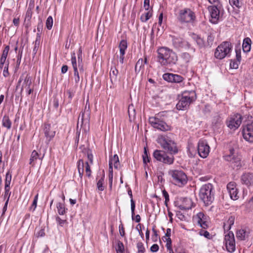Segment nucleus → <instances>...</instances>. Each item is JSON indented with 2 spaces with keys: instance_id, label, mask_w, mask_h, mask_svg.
<instances>
[{
  "instance_id": "c756f323",
  "label": "nucleus",
  "mask_w": 253,
  "mask_h": 253,
  "mask_svg": "<svg viewBox=\"0 0 253 253\" xmlns=\"http://www.w3.org/2000/svg\"><path fill=\"white\" fill-rule=\"evenodd\" d=\"M118 74V71L115 67H112L110 70V78L111 82L113 83L117 80V75Z\"/></svg>"
},
{
  "instance_id": "412c9836",
  "label": "nucleus",
  "mask_w": 253,
  "mask_h": 253,
  "mask_svg": "<svg viewBox=\"0 0 253 253\" xmlns=\"http://www.w3.org/2000/svg\"><path fill=\"white\" fill-rule=\"evenodd\" d=\"M43 132L48 141H50L55 135V130L48 124L44 125Z\"/></svg>"
},
{
  "instance_id": "473e14b6",
  "label": "nucleus",
  "mask_w": 253,
  "mask_h": 253,
  "mask_svg": "<svg viewBox=\"0 0 253 253\" xmlns=\"http://www.w3.org/2000/svg\"><path fill=\"white\" fill-rule=\"evenodd\" d=\"M41 42V36L39 33H37L36 39L34 42V47L33 50V53L34 54H36L37 52L38 48L40 46Z\"/></svg>"
},
{
  "instance_id": "2eb2a0df",
  "label": "nucleus",
  "mask_w": 253,
  "mask_h": 253,
  "mask_svg": "<svg viewBox=\"0 0 253 253\" xmlns=\"http://www.w3.org/2000/svg\"><path fill=\"white\" fill-rule=\"evenodd\" d=\"M244 139L250 142H253V125L248 124L245 126L242 131Z\"/></svg>"
},
{
  "instance_id": "f704fd0d",
  "label": "nucleus",
  "mask_w": 253,
  "mask_h": 253,
  "mask_svg": "<svg viewBox=\"0 0 253 253\" xmlns=\"http://www.w3.org/2000/svg\"><path fill=\"white\" fill-rule=\"evenodd\" d=\"M180 57L185 63H189L192 59V56L187 52H183L180 55Z\"/></svg>"
},
{
  "instance_id": "b1692460",
  "label": "nucleus",
  "mask_w": 253,
  "mask_h": 253,
  "mask_svg": "<svg viewBox=\"0 0 253 253\" xmlns=\"http://www.w3.org/2000/svg\"><path fill=\"white\" fill-rule=\"evenodd\" d=\"M242 183L247 186H253V173H245L241 177Z\"/></svg>"
},
{
  "instance_id": "a211bd4d",
  "label": "nucleus",
  "mask_w": 253,
  "mask_h": 253,
  "mask_svg": "<svg viewBox=\"0 0 253 253\" xmlns=\"http://www.w3.org/2000/svg\"><path fill=\"white\" fill-rule=\"evenodd\" d=\"M198 224L202 228L206 229L208 227V217L202 212H200L195 217Z\"/></svg>"
},
{
  "instance_id": "20e7f679",
  "label": "nucleus",
  "mask_w": 253,
  "mask_h": 253,
  "mask_svg": "<svg viewBox=\"0 0 253 253\" xmlns=\"http://www.w3.org/2000/svg\"><path fill=\"white\" fill-rule=\"evenodd\" d=\"M196 98L197 96L195 91L185 90L183 91L179 100L176 104L177 109L181 110L187 109L190 105L196 100Z\"/></svg>"
},
{
  "instance_id": "cd10ccee",
  "label": "nucleus",
  "mask_w": 253,
  "mask_h": 253,
  "mask_svg": "<svg viewBox=\"0 0 253 253\" xmlns=\"http://www.w3.org/2000/svg\"><path fill=\"white\" fill-rule=\"evenodd\" d=\"M248 236V233L245 229H239L236 232V237L239 240H245Z\"/></svg>"
},
{
  "instance_id": "5701e85b",
  "label": "nucleus",
  "mask_w": 253,
  "mask_h": 253,
  "mask_svg": "<svg viewBox=\"0 0 253 253\" xmlns=\"http://www.w3.org/2000/svg\"><path fill=\"white\" fill-rule=\"evenodd\" d=\"M9 50V46L7 45L4 48L1 58L0 59V68L2 69L6 65L8 66L9 62L6 61V58Z\"/></svg>"
},
{
  "instance_id": "f257e3e1",
  "label": "nucleus",
  "mask_w": 253,
  "mask_h": 253,
  "mask_svg": "<svg viewBox=\"0 0 253 253\" xmlns=\"http://www.w3.org/2000/svg\"><path fill=\"white\" fill-rule=\"evenodd\" d=\"M158 143L161 147L169 152V155L165 151L156 150L154 151L153 155L157 161L165 164L171 165L174 162L173 155L178 152V149L175 143L167 135H160L157 139Z\"/></svg>"
},
{
  "instance_id": "69168bd1",
  "label": "nucleus",
  "mask_w": 253,
  "mask_h": 253,
  "mask_svg": "<svg viewBox=\"0 0 253 253\" xmlns=\"http://www.w3.org/2000/svg\"><path fill=\"white\" fill-rule=\"evenodd\" d=\"M119 232L120 235L122 237L125 236V229L123 227V225L122 224H120L119 225Z\"/></svg>"
},
{
  "instance_id": "5fc2aeb1",
  "label": "nucleus",
  "mask_w": 253,
  "mask_h": 253,
  "mask_svg": "<svg viewBox=\"0 0 253 253\" xmlns=\"http://www.w3.org/2000/svg\"><path fill=\"white\" fill-rule=\"evenodd\" d=\"M168 243L166 244V247L167 250L169 252V253H174L172 248H171V240L170 239L168 238Z\"/></svg>"
},
{
  "instance_id": "09e8293b",
  "label": "nucleus",
  "mask_w": 253,
  "mask_h": 253,
  "mask_svg": "<svg viewBox=\"0 0 253 253\" xmlns=\"http://www.w3.org/2000/svg\"><path fill=\"white\" fill-rule=\"evenodd\" d=\"M124 250L125 249L123 243L121 241H119L117 243V246L116 248L117 252H124Z\"/></svg>"
},
{
  "instance_id": "e2e57ef3",
  "label": "nucleus",
  "mask_w": 253,
  "mask_h": 253,
  "mask_svg": "<svg viewBox=\"0 0 253 253\" xmlns=\"http://www.w3.org/2000/svg\"><path fill=\"white\" fill-rule=\"evenodd\" d=\"M3 76L4 77H7L9 76V72H8V66H7L6 65L5 67L3 68Z\"/></svg>"
},
{
  "instance_id": "4468645a",
  "label": "nucleus",
  "mask_w": 253,
  "mask_h": 253,
  "mask_svg": "<svg viewBox=\"0 0 253 253\" xmlns=\"http://www.w3.org/2000/svg\"><path fill=\"white\" fill-rule=\"evenodd\" d=\"M220 6L218 5H214L209 7V9L210 12L211 19L210 21L213 24H217L220 19Z\"/></svg>"
},
{
  "instance_id": "49530a36",
  "label": "nucleus",
  "mask_w": 253,
  "mask_h": 253,
  "mask_svg": "<svg viewBox=\"0 0 253 253\" xmlns=\"http://www.w3.org/2000/svg\"><path fill=\"white\" fill-rule=\"evenodd\" d=\"M137 248L138 249V253H144L145 252V248L142 242H138L137 244Z\"/></svg>"
},
{
  "instance_id": "7c9ffc66",
  "label": "nucleus",
  "mask_w": 253,
  "mask_h": 253,
  "mask_svg": "<svg viewBox=\"0 0 253 253\" xmlns=\"http://www.w3.org/2000/svg\"><path fill=\"white\" fill-rule=\"evenodd\" d=\"M84 168L85 163L84 162L83 160H79L78 162V169L79 173V176L81 178H82L83 176Z\"/></svg>"
},
{
  "instance_id": "6e6d98bb",
  "label": "nucleus",
  "mask_w": 253,
  "mask_h": 253,
  "mask_svg": "<svg viewBox=\"0 0 253 253\" xmlns=\"http://www.w3.org/2000/svg\"><path fill=\"white\" fill-rule=\"evenodd\" d=\"M170 235H171V229L170 228H168L167 229V232H166L165 236H164L162 238V239L164 241H166L167 242V243H168V241L169 240H168V238L170 239Z\"/></svg>"
},
{
  "instance_id": "a18cd8bd",
  "label": "nucleus",
  "mask_w": 253,
  "mask_h": 253,
  "mask_svg": "<svg viewBox=\"0 0 253 253\" xmlns=\"http://www.w3.org/2000/svg\"><path fill=\"white\" fill-rule=\"evenodd\" d=\"M144 67V63H143V60L142 58H140L137 62H136V64L135 65V69L136 71L137 68H138L139 71L140 70V69Z\"/></svg>"
},
{
  "instance_id": "39448f33",
  "label": "nucleus",
  "mask_w": 253,
  "mask_h": 253,
  "mask_svg": "<svg viewBox=\"0 0 253 253\" xmlns=\"http://www.w3.org/2000/svg\"><path fill=\"white\" fill-rule=\"evenodd\" d=\"M195 19V14L190 8L186 7L179 10L177 16V20L180 23H191Z\"/></svg>"
},
{
  "instance_id": "dca6fc26",
  "label": "nucleus",
  "mask_w": 253,
  "mask_h": 253,
  "mask_svg": "<svg viewBox=\"0 0 253 253\" xmlns=\"http://www.w3.org/2000/svg\"><path fill=\"white\" fill-rule=\"evenodd\" d=\"M224 158L225 161L234 163L237 166L240 164V158L235 153V150L233 148L229 150V154L225 155Z\"/></svg>"
},
{
  "instance_id": "72a5a7b5",
  "label": "nucleus",
  "mask_w": 253,
  "mask_h": 253,
  "mask_svg": "<svg viewBox=\"0 0 253 253\" xmlns=\"http://www.w3.org/2000/svg\"><path fill=\"white\" fill-rule=\"evenodd\" d=\"M2 126L6 127L7 129H10L11 126V122L7 116H4L2 118Z\"/></svg>"
},
{
  "instance_id": "a878e982",
  "label": "nucleus",
  "mask_w": 253,
  "mask_h": 253,
  "mask_svg": "<svg viewBox=\"0 0 253 253\" xmlns=\"http://www.w3.org/2000/svg\"><path fill=\"white\" fill-rule=\"evenodd\" d=\"M44 155L43 154V156L41 158H40L38 153L36 150H34L32 152V154L31 155V157H30V164L32 166H34L37 159H39L42 160V158H43Z\"/></svg>"
},
{
  "instance_id": "f03ea898",
  "label": "nucleus",
  "mask_w": 253,
  "mask_h": 253,
  "mask_svg": "<svg viewBox=\"0 0 253 253\" xmlns=\"http://www.w3.org/2000/svg\"><path fill=\"white\" fill-rule=\"evenodd\" d=\"M158 62L162 66L166 68H171L176 64L178 57L176 53L172 49L165 46L158 48Z\"/></svg>"
},
{
  "instance_id": "338daca9",
  "label": "nucleus",
  "mask_w": 253,
  "mask_h": 253,
  "mask_svg": "<svg viewBox=\"0 0 253 253\" xmlns=\"http://www.w3.org/2000/svg\"><path fill=\"white\" fill-rule=\"evenodd\" d=\"M150 6V0H144V7L145 10H148Z\"/></svg>"
},
{
  "instance_id": "f8f14e48",
  "label": "nucleus",
  "mask_w": 253,
  "mask_h": 253,
  "mask_svg": "<svg viewBox=\"0 0 253 253\" xmlns=\"http://www.w3.org/2000/svg\"><path fill=\"white\" fill-rule=\"evenodd\" d=\"M198 152L199 156L203 158H207L210 153V146L208 142L203 139H200L198 142Z\"/></svg>"
},
{
  "instance_id": "ddd939ff",
  "label": "nucleus",
  "mask_w": 253,
  "mask_h": 253,
  "mask_svg": "<svg viewBox=\"0 0 253 253\" xmlns=\"http://www.w3.org/2000/svg\"><path fill=\"white\" fill-rule=\"evenodd\" d=\"M224 242L228 252L233 253L235 251V242L233 232H229L225 236Z\"/></svg>"
},
{
  "instance_id": "de8ad7c7",
  "label": "nucleus",
  "mask_w": 253,
  "mask_h": 253,
  "mask_svg": "<svg viewBox=\"0 0 253 253\" xmlns=\"http://www.w3.org/2000/svg\"><path fill=\"white\" fill-rule=\"evenodd\" d=\"M38 200V194H37L34 197L33 203L30 207V210L34 211L37 206V202Z\"/></svg>"
},
{
  "instance_id": "052dcab7",
  "label": "nucleus",
  "mask_w": 253,
  "mask_h": 253,
  "mask_svg": "<svg viewBox=\"0 0 253 253\" xmlns=\"http://www.w3.org/2000/svg\"><path fill=\"white\" fill-rule=\"evenodd\" d=\"M143 162L145 164L148 162H149V158L147 155L146 148L144 149V154L143 155Z\"/></svg>"
},
{
  "instance_id": "0e129e2a",
  "label": "nucleus",
  "mask_w": 253,
  "mask_h": 253,
  "mask_svg": "<svg viewBox=\"0 0 253 253\" xmlns=\"http://www.w3.org/2000/svg\"><path fill=\"white\" fill-rule=\"evenodd\" d=\"M159 249V247L157 244H154L153 245L151 248L150 250L152 252H157Z\"/></svg>"
},
{
  "instance_id": "864d4df0",
  "label": "nucleus",
  "mask_w": 253,
  "mask_h": 253,
  "mask_svg": "<svg viewBox=\"0 0 253 253\" xmlns=\"http://www.w3.org/2000/svg\"><path fill=\"white\" fill-rule=\"evenodd\" d=\"M214 36L212 34H210L208 36L207 38V46H211L213 43V40H214Z\"/></svg>"
},
{
  "instance_id": "f3484780",
  "label": "nucleus",
  "mask_w": 253,
  "mask_h": 253,
  "mask_svg": "<svg viewBox=\"0 0 253 253\" xmlns=\"http://www.w3.org/2000/svg\"><path fill=\"white\" fill-rule=\"evenodd\" d=\"M163 79L168 82L180 83L182 82L184 78L180 75L172 73H165L163 76Z\"/></svg>"
},
{
  "instance_id": "4be33fe9",
  "label": "nucleus",
  "mask_w": 253,
  "mask_h": 253,
  "mask_svg": "<svg viewBox=\"0 0 253 253\" xmlns=\"http://www.w3.org/2000/svg\"><path fill=\"white\" fill-rule=\"evenodd\" d=\"M119 47L120 49L119 61L121 64H123L125 58L124 55L126 53V50L127 47L126 41L124 40H122L119 44Z\"/></svg>"
},
{
  "instance_id": "393cba45",
  "label": "nucleus",
  "mask_w": 253,
  "mask_h": 253,
  "mask_svg": "<svg viewBox=\"0 0 253 253\" xmlns=\"http://www.w3.org/2000/svg\"><path fill=\"white\" fill-rule=\"evenodd\" d=\"M193 204L191 199L184 198L183 199L182 203L178 206V207L180 210H189L193 207Z\"/></svg>"
},
{
  "instance_id": "9d476101",
  "label": "nucleus",
  "mask_w": 253,
  "mask_h": 253,
  "mask_svg": "<svg viewBox=\"0 0 253 253\" xmlns=\"http://www.w3.org/2000/svg\"><path fill=\"white\" fill-rule=\"evenodd\" d=\"M32 79L29 74L27 73H23L20 77L18 80L16 88L21 86V93L25 88H29L32 85Z\"/></svg>"
},
{
  "instance_id": "6ab92c4d",
  "label": "nucleus",
  "mask_w": 253,
  "mask_h": 253,
  "mask_svg": "<svg viewBox=\"0 0 253 253\" xmlns=\"http://www.w3.org/2000/svg\"><path fill=\"white\" fill-rule=\"evenodd\" d=\"M227 189L231 199L236 200L239 198L238 189L235 183H229L227 185Z\"/></svg>"
},
{
  "instance_id": "c85d7f7f",
  "label": "nucleus",
  "mask_w": 253,
  "mask_h": 253,
  "mask_svg": "<svg viewBox=\"0 0 253 253\" xmlns=\"http://www.w3.org/2000/svg\"><path fill=\"white\" fill-rule=\"evenodd\" d=\"M120 165L119 157L117 154H115L113 156V157H111L109 162V165L112 166L114 165V167L115 169H118Z\"/></svg>"
},
{
  "instance_id": "680f3d73",
  "label": "nucleus",
  "mask_w": 253,
  "mask_h": 253,
  "mask_svg": "<svg viewBox=\"0 0 253 253\" xmlns=\"http://www.w3.org/2000/svg\"><path fill=\"white\" fill-rule=\"evenodd\" d=\"M200 234L201 235H203L208 239L211 238L210 234L207 231H201Z\"/></svg>"
},
{
  "instance_id": "2f4dec72",
  "label": "nucleus",
  "mask_w": 253,
  "mask_h": 253,
  "mask_svg": "<svg viewBox=\"0 0 253 253\" xmlns=\"http://www.w3.org/2000/svg\"><path fill=\"white\" fill-rule=\"evenodd\" d=\"M235 218L234 216H230L228 220L224 223L223 228L224 230H229L231 226L234 224Z\"/></svg>"
},
{
  "instance_id": "58836bf2",
  "label": "nucleus",
  "mask_w": 253,
  "mask_h": 253,
  "mask_svg": "<svg viewBox=\"0 0 253 253\" xmlns=\"http://www.w3.org/2000/svg\"><path fill=\"white\" fill-rule=\"evenodd\" d=\"M105 175H103L102 177L98 181L97 183V188L99 190L102 191L104 190L103 181L104 179Z\"/></svg>"
},
{
  "instance_id": "3c124183",
  "label": "nucleus",
  "mask_w": 253,
  "mask_h": 253,
  "mask_svg": "<svg viewBox=\"0 0 253 253\" xmlns=\"http://www.w3.org/2000/svg\"><path fill=\"white\" fill-rule=\"evenodd\" d=\"M240 62L237 60H231L230 63V67L232 69H237Z\"/></svg>"
},
{
  "instance_id": "c03bdc74",
  "label": "nucleus",
  "mask_w": 253,
  "mask_h": 253,
  "mask_svg": "<svg viewBox=\"0 0 253 253\" xmlns=\"http://www.w3.org/2000/svg\"><path fill=\"white\" fill-rule=\"evenodd\" d=\"M11 180V174L9 171L7 172L5 175V186H10Z\"/></svg>"
},
{
  "instance_id": "603ef678",
  "label": "nucleus",
  "mask_w": 253,
  "mask_h": 253,
  "mask_svg": "<svg viewBox=\"0 0 253 253\" xmlns=\"http://www.w3.org/2000/svg\"><path fill=\"white\" fill-rule=\"evenodd\" d=\"M162 193H163V196L164 197L165 199V205H166V207H168V203L169 201V195L168 193L165 190H163L162 191Z\"/></svg>"
},
{
  "instance_id": "ea45409f",
  "label": "nucleus",
  "mask_w": 253,
  "mask_h": 253,
  "mask_svg": "<svg viewBox=\"0 0 253 253\" xmlns=\"http://www.w3.org/2000/svg\"><path fill=\"white\" fill-rule=\"evenodd\" d=\"M11 194L10 192V186H5L4 187V199L6 200H9V197Z\"/></svg>"
},
{
  "instance_id": "1a4fd4ad",
  "label": "nucleus",
  "mask_w": 253,
  "mask_h": 253,
  "mask_svg": "<svg viewBox=\"0 0 253 253\" xmlns=\"http://www.w3.org/2000/svg\"><path fill=\"white\" fill-rule=\"evenodd\" d=\"M242 119V117L240 114H234L231 116L227 120V126L231 129L235 130L241 125Z\"/></svg>"
},
{
  "instance_id": "bb28decb",
  "label": "nucleus",
  "mask_w": 253,
  "mask_h": 253,
  "mask_svg": "<svg viewBox=\"0 0 253 253\" xmlns=\"http://www.w3.org/2000/svg\"><path fill=\"white\" fill-rule=\"evenodd\" d=\"M251 40L249 38H245L243 42L242 47L244 52H248L251 50Z\"/></svg>"
},
{
  "instance_id": "423d86ee",
  "label": "nucleus",
  "mask_w": 253,
  "mask_h": 253,
  "mask_svg": "<svg viewBox=\"0 0 253 253\" xmlns=\"http://www.w3.org/2000/svg\"><path fill=\"white\" fill-rule=\"evenodd\" d=\"M172 177L173 183L179 187L185 185L187 182L186 174L181 170H171L169 172Z\"/></svg>"
},
{
  "instance_id": "8fccbe9b",
  "label": "nucleus",
  "mask_w": 253,
  "mask_h": 253,
  "mask_svg": "<svg viewBox=\"0 0 253 253\" xmlns=\"http://www.w3.org/2000/svg\"><path fill=\"white\" fill-rule=\"evenodd\" d=\"M196 42L198 47L200 48L206 46L203 39L201 38L200 37L199 38H198V40Z\"/></svg>"
},
{
  "instance_id": "37998d69",
  "label": "nucleus",
  "mask_w": 253,
  "mask_h": 253,
  "mask_svg": "<svg viewBox=\"0 0 253 253\" xmlns=\"http://www.w3.org/2000/svg\"><path fill=\"white\" fill-rule=\"evenodd\" d=\"M84 169H85L86 175L87 177H89L91 174V170L90 169V166H89L88 162H86L85 163Z\"/></svg>"
},
{
  "instance_id": "774afa93",
  "label": "nucleus",
  "mask_w": 253,
  "mask_h": 253,
  "mask_svg": "<svg viewBox=\"0 0 253 253\" xmlns=\"http://www.w3.org/2000/svg\"><path fill=\"white\" fill-rule=\"evenodd\" d=\"M236 60H237L240 62L241 60V54L240 51H238L237 50H236Z\"/></svg>"
},
{
  "instance_id": "aec40b11",
  "label": "nucleus",
  "mask_w": 253,
  "mask_h": 253,
  "mask_svg": "<svg viewBox=\"0 0 253 253\" xmlns=\"http://www.w3.org/2000/svg\"><path fill=\"white\" fill-rule=\"evenodd\" d=\"M71 62L74 69V75L75 83L78 84L80 80L79 73L78 70L76 54L75 52L72 53Z\"/></svg>"
},
{
  "instance_id": "7ed1b4c3",
  "label": "nucleus",
  "mask_w": 253,
  "mask_h": 253,
  "mask_svg": "<svg viewBox=\"0 0 253 253\" xmlns=\"http://www.w3.org/2000/svg\"><path fill=\"white\" fill-rule=\"evenodd\" d=\"M215 191L213 186L210 183L203 185L199 191L200 199L206 206L211 205L214 199Z\"/></svg>"
},
{
  "instance_id": "bf43d9fd",
  "label": "nucleus",
  "mask_w": 253,
  "mask_h": 253,
  "mask_svg": "<svg viewBox=\"0 0 253 253\" xmlns=\"http://www.w3.org/2000/svg\"><path fill=\"white\" fill-rule=\"evenodd\" d=\"M152 231L153 232V234L152 235V239L153 241L156 242L158 240V234L156 230L155 229L154 227L152 229Z\"/></svg>"
},
{
  "instance_id": "4d7b16f0",
  "label": "nucleus",
  "mask_w": 253,
  "mask_h": 253,
  "mask_svg": "<svg viewBox=\"0 0 253 253\" xmlns=\"http://www.w3.org/2000/svg\"><path fill=\"white\" fill-rule=\"evenodd\" d=\"M130 204H131V215L132 218L133 219V217L134 215V210L135 208V202L133 199H130Z\"/></svg>"
},
{
  "instance_id": "e433bc0d",
  "label": "nucleus",
  "mask_w": 253,
  "mask_h": 253,
  "mask_svg": "<svg viewBox=\"0 0 253 253\" xmlns=\"http://www.w3.org/2000/svg\"><path fill=\"white\" fill-rule=\"evenodd\" d=\"M56 208L60 215H64L66 213V209L64 204L58 203L56 205Z\"/></svg>"
},
{
  "instance_id": "79ce46f5",
  "label": "nucleus",
  "mask_w": 253,
  "mask_h": 253,
  "mask_svg": "<svg viewBox=\"0 0 253 253\" xmlns=\"http://www.w3.org/2000/svg\"><path fill=\"white\" fill-rule=\"evenodd\" d=\"M229 2L234 8L235 7L239 8L241 7V3L239 0H229Z\"/></svg>"
},
{
  "instance_id": "13d9d810",
  "label": "nucleus",
  "mask_w": 253,
  "mask_h": 253,
  "mask_svg": "<svg viewBox=\"0 0 253 253\" xmlns=\"http://www.w3.org/2000/svg\"><path fill=\"white\" fill-rule=\"evenodd\" d=\"M56 221L61 226H63L64 223L66 222V220L62 219L59 216L56 217Z\"/></svg>"
},
{
  "instance_id": "a19ab883",
  "label": "nucleus",
  "mask_w": 253,
  "mask_h": 253,
  "mask_svg": "<svg viewBox=\"0 0 253 253\" xmlns=\"http://www.w3.org/2000/svg\"><path fill=\"white\" fill-rule=\"evenodd\" d=\"M53 25V19L51 16L47 17L46 21V27L47 29L50 30Z\"/></svg>"
},
{
  "instance_id": "c9c22d12",
  "label": "nucleus",
  "mask_w": 253,
  "mask_h": 253,
  "mask_svg": "<svg viewBox=\"0 0 253 253\" xmlns=\"http://www.w3.org/2000/svg\"><path fill=\"white\" fill-rule=\"evenodd\" d=\"M222 121V118L219 115L216 114L213 117L212 123L213 125L218 126L221 124Z\"/></svg>"
},
{
  "instance_id": "6e6552de",
  "label": "nucleus",
  "mask_w": 253,
  "mask_h": 253,
  "mask_svg": "<svg viewBox=\"0 0 253 253\" xmlns=\"http://www.w3.org/2000/svg\"><path fill=\"white\" fill-rule=\"evenodd\" d=\"M173 46L176 49H184L187 50L191 49L193 52L195 51V49L191 47V44L186 41L179 37L171 36Z\"/></svg>"
},
{
  "instance_id": "4c0bfd02",
  "label": "nucleus",
  "mask_w": 253,
  "mask_h": 253,
  "mask_svg": "<svg viewBox=\"0 0 253 253\" xmlns=\"http://www.w3.org/2000/svg\"><path fill=\"white\" fill-rule=\"evenodd\" d=\"M152 16V13L150 11H147V12L142 14L140 17V20L142 22H146L147 20H148L150 17Z\"/></svg>"
},
{
  "instance_id": "9b49d317",
  "label": "nucleus",
  "mask_w": 253,
  "mask_h": 253,
  "mask_svg": "<svg viewBox=\"0 0 253 253\" xmlns=\"http://www.w3.org/2000/svg\"><path fill=\"white\" fill-rule=\"evenodd\" d=\"M149 123L153 127L162 131H168L170 129L169 126L157 117L150 118Z\"/></svg>"
},
{
  "instance_id": "0eeeda50",
  "label": "nucleus",
  "mask_w": 253,
  "mask_h": 253,
  "mask_svg": "<svg viewBox=\"0 0 253 253\" xmlns=\"http://www.w3.org/2000/svg\"><path fill=\"white\" fill-rule=\"evenodd\" d=\"M232 46L230 42H224L219 45L215 49L214 56L218 59H222L228 56L231 50Z\"/></svg>"
}]
</instances>
